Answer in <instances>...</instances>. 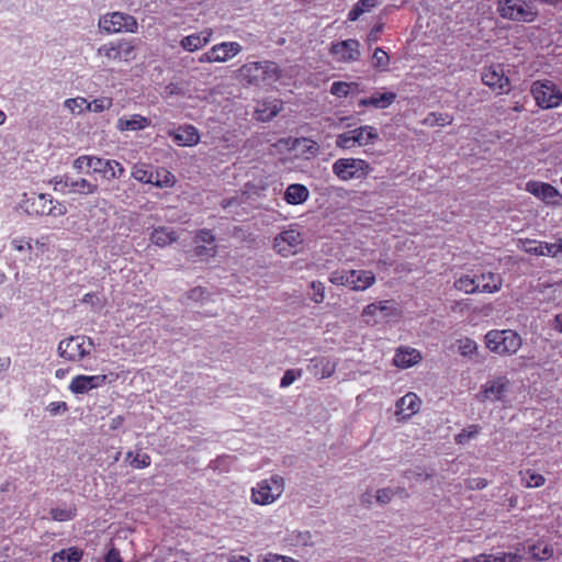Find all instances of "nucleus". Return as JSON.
<instances>
[{
  "label": "nucleus",
  "instance_id": "17",
  "mask_svg": "<svg viewBox=\"0 0 562 562\" xmlns=\"http://www.w3.org/2000/svg\"><path fill=\"white\" fill-rule=\"evenodd\" d=\"M519 247L522 251L530 255L557 257L562 252V238L557 239L554 243L525 239L519 241Z\"/></svg>",
  "mask_w": 562,
  "mask_h": 562
},
{
  "label": "nucleus",
  "instance_id": "52",
  "mask_svg": "<svg viewBox=\"0 0 562 562\" xmlns=\"http://www.w3.org/2000/svg\"><path fill=\"white\" fill-rule=\"evenodd\" d=\"M151 459L150 456L146 452H138L136 456L130 461L131 467L135 469H145L150 465Z\"/></svg>",
  "mask_w": 562,
  "mask_h": 562
},
{
  "label": "nucleus",
  "instance_id": "27",
  "mask_svg": "<svg viewBox=\"0 0 562 562\" xmlns=\"http://www.w3.org/2000/svg\"><path fill=\"white\" fill-rule=\"evenodd\" d=\"M476 280L479 282V292L483 293H495L498 292L502 289L503 285V279L501 274L493 273V272H486L481 273L480 276H476Z\"/></svg>",
  "mask_w": 562,
  "mask_h": 562
},
{
  "label": "nucleus",
  "instance_id": "34",
  "mask_svg": "<svg viewBox=\"0 0 562 562\" xmlns=\"http://www.w3.org/2000/svg\"><path fill=\"white\" fill-rule=\"evenodd\" d=\"M178 239L175 231H169L166 227H158L150 234V241L158 247H166Z\"/></svg>",
  "mask_w": 562,
  "mask_h": 562
},
{
  "label": "nucleus",
  "instance_id": "8",
  "mask_svg": "<svg viewBox=\"0 0 562 562\" xmlns=\"http://www.w3.org/2000/svg\"><path fill=\"white\" fill-rule=\"evenodd\" d=\"M538 106L542 109H553L562 103V92L552 81H535L531 87Z\"/></svg>",
  "mask_w": 562,
  "mask_h": 562
},
{
  "label": "nucleus",
  "instance_id": "29",
  "mask_svg": "<svg viewBox=\"0 0 562 562\" xmlns=\"http://www.w3.org/2000/svg\"><path fill=\"white\" fill-rule=\"evenodd\" d=\"M64 187L68 189L70 193L77 194H93L98 191V184L88 181L85 178L71 179L66 178Z\"/></svg>",
  "mask_w": 562,
  "mask_h": 562
},
{
  "label": "nucleus",
  "instance_id": "51",
  "mask_svg": "<svg viewBox=\"0 0 562 562\" xmlns=\"http://www.w3.org/2000/svg\"><path fill=\"white\" fill-rule=\"evenodd\" d=\"M391 301H380L376 304L379 313L382 314L383 318L396 317L400 315V311L396 307L390 305Z\"/></svg>",
  "mask_w": 562,
  "mask_h": 562
},
{
  "label": "nucleus",
  "instance_id": "36",
  "mask_svg": "<svg viewBox=\"0 0 562 562\" xmlns=\"http://www.w3.org/2000/svg\"><path fill=\"white\" fill-rule=\"evenodd\" d=\"M313 373L319 375L321 379L329 378L336 370V363L329 358L321 357L312 360Z\"/></svg>",
  "mask_w": 562,
  "mask_h": 562
},
{
  "label": "nucleus",
  "instance_id": "44",
  "mask_svg": "<svg viewBox=\"0 0 562 562\" xmlns=\"http://www.w3.org/2000/svg\"><path fill=\"white\" fill-rule=\"evenodd\" d=\"M336 147L341 148L344 150L352 149L357 146L355 134H352V130L340 133L336 136L335 140Z\"/></svg>",
  "mask_w": 562,
  "mask_h": 562
},
{
  "label": "nucleus",
  "instance_id": "55",
  "mask_svg": "<svg viewBox=\"0 0 562 562\" xmlns=\"http://www.w3.org/2000/svg\"><path fill=\"white\" fill-rule=\"evenodd\" d=\"M379 311L375 303H371L367 305L362 311V317L363 321L367 324H375L376 319L375 316L378 315Z\"/></svg>",
  "mask_w": 562,
  "mask_h": 562
},
{
  "label": "nucleus",
  "instance_id": "59",
  "mask_svg": "<svg viewBox=\"0 0 562 562\" xmlns=\"http://www.w3.org/2000/svg\"><path fill=\"white\" fill-rule=\"evenodd\" d=\"M195 240L211 245L214 243L215 237L210 229H200L196 233Z\"/></svg>",
  "mask_w": 562,
  "mask_h": 562
},
{
  "label": "nucleus",
  "instance_id": "14",
  "mask_svg": "<svg viewBox=\"0 0 562 562\" xmlns=\"http://www.w3.org/2000/svg\"><path fill=\"white\" fill-rule=\"evenodd\" d=\"M481 79L482 82L496 94H503L509 91L510 82L501 65L484 67Z\"/></svg>",
  "mask_w": 562,
  "mask_h": 562
},
{
  "label": "nucleus",
  "instance_id": "4",
  "mask_svg": "<svg viewBox=\"0 0 562 562\" xmlns=\"http://www.w3.org/2000/svg\"><path fill=\"white\" fill-rule=\"evenodd\" d=\"M94 342L87 336H70L58 344V355L70 362H80L88 357Z\"/></svg>",
  "mask_w": 562,
  "mask_h": 562
},
{
  "label": "nucleus",
  "instance_id": "48",
  "mask_svg": "<svg viewBox=\"0 0 562 562\" xmlns=\"http://www.w3.org/2000/svg\"><path fill=\"white\" fill-rule=\"evenodd\" d=\"M112 104H113V101L111 98L101 97V98L94 99L91 102L88 101V105H89L88 111L94 112V113H100V112H103L104 110L110 109L112 106Z\"/></svg>",
  "mask_w": 562,
  "mask_h": 562
},
{
  "label": "nucleus",
  "instance_id": "35",
  "mask_svg": "<svg viewBox=\"0 0 562 562\" xmlns=\"http://www.w3.org/2000/svg\"><path fill=\"white\" fill-rule=\"evenodd\" d=\"M528 552L537 561H547L552 558L554 549L552 544L543 540H538L536 543L529 546Z\"/></svg>",
  "mask_w": 562,
  "mask_h": 562
},
{
  "label": "nucleus",
  "instance_id": "19",
  "mask_svg": "<svg viewBox=\"0 0 562 562\" xmlns=\"http://www.w3.org/2000/svg\"><path fill=\"white\" fill-rule=\"evenodd\" d=\"M124 168L117 160L93 158L92 172L99 173L106 180L119 179L124 175Z\"/></svg>",
  "mask_w": 562,
  "mask_h": 562
},
{
  "label": "nucleus",
  "instance_id": "20",
  "mask_svg": "<svg viewBox=\"0 0 562 562\" xmlns=\"http://www.w3.org/2000/svg\"><path fill=\"white\" fill-rule=\"evenodd\" d=\"M280 143H283L290 150L300 151V154L307 159L317 156L321 148L316 140H313L307 137H289L285 139H281Z\"/></svg>",
  "mask_w": 562,
  "mask_h": 562
},
{
  "label": "nucleus",
  "instance_id": "24",
  "mask_svg": "<svg viewBox=\"0 0 562 562\" xmlns=\"http://www.w3.org/2000/svg\"><path fill=\"white\" fill-rule=\"evenodd\" d=\"M422 360L420 352L411 347H401L396 350L393 362L397 368L407 369Z\"/></svg>",
  "mask_w": 562,
  "mask_h": 562
},
{
  "label": "nucleus",
  "instance_id": "42",
  "mask_svg": "<svg viewBox=\"0 0 562 562\" xmlns=\"http://www.w3.org/2000/svg\"><path fill=\"white\" fill-rule=\"evenodd\" d=\"M522 485L527 488H535L544 485L546 479L543 475L536 473L531 470L520 472Z\"/></svg>",
  "mask_w": 562,
  "mask_h": 562
},
{
  "label": "nucleus",
  "instance_id": "12",
  "mask_svg": "<svg viewBox=\"0 0 562 562\" xmlns=\"http://www.w3.org/2000/svg\"><path fill=\"white\" fill-rule=\"evenodd\" d=\"M510 387V381L505 375H498L482 384L477 398L481 402L503 401Z\"/></svg>",
  "mask_w": 562,
  "mask_h": 562
},
{
  "label": "nucleus",
  "instance_id": "31",
  "mask_svg": "<svg viewBox=\"0 0 562 562\" xmlns=\"http://www.w3.org/2000/svg\"><path fill=\"white\" fill-rule=\"evenodd\" d=\"M308 189L304 184L293 183L286 188L284 200L289 204L296 205L304 203L308 199Z\"/></svg>",
  "mask_w": 562,
  "mask_h": 562
},
{
  "label": "nucleus",
  "instance_id": "9",
  "mask_svg": "<svg viewBox=\"0 0 562 562\" xmlns=\"http://www.w3.org/2000/svg\"><path fill=\"white\" fill-rule=\"evenodd\" d=\"M303 241L302 233L291 225L274 237L273 248L282 257H289L301 250Z\"/></svg>",
  "mask_w": 562,
  "mask_h": 562
},
{
  "label": "nucleus",
  "instance_id": "40",
  "mask_svg": "<svg viewBox=\"0 0 562 562\" xmlns=\"http://www.w3.org/2000/svg\"><path fill=\"white\" fill-rule=\"evenodd\" d=\"M49 514L53 520L64 522L72 520L77 516V508L75 505L64 508L55 507L50 508Z\"/></svg>",
  "mask_w": 562,
  "mask_h": 562
},
{
  "label": "nucleus",
  "instance_id": "26",
  "mask_svg": "<svg viewBox=\"0 0 562 562\" xmlns=\"http://www.w3.org/2000/svg\"><path fill=\"white\" fill-rule=\"evenodd\" d=\"M396 99V93L394 92H375L369 98H362L359 100V106L368 108L372 106L374 109H386L389 108Z\"/></svg>",
  "mask_w": 562,
  "mask_h": 562
},
{
  "label": "nucleus",
  "instance_id": "57",
  "mask_svg": "<svg viewBox=\"0 0 562 562\" xmlns=\"http://www.w3.org/2000/svg\"><path fill=\"white\" fill-rule=\"evenodd\" d=\"M448 121V116H443L442 114L430 113L425 120L424 123L427 125H440L443 126Z\"/></svg>",
  "mask_w": 562,
  "mask_h": 562
},
{
  "label": "nucleus",
  "instance_id": "63",
  "mask_svg": "<svg viewBox=\"0 0 562 562\" xmlns=\"http://www.w3.org/2000/svg\"><path fill=\"white\" fill-rule=\"evenodd\" d=\"M47 409L52 415H57L60 412H66L68 405L66 402H52L48 404Z\"/></svg>",
  "mask_w": 562,
  "mask_h": 562
},
{
  "label": "nucleus",
  "instance_id": "49",
  "mask_svg": "<svg viewBox=\"0 0 562 562\" xmlns=\"http://www.w3.org/2000/svg\"><path fill=\"white\" fill-rule=\"evenodd\" d=\"M373 66L376 68H386L390 63L387 53L381 47H376L372 55Z\"/></svg>",
  "mask_w": 562,
  "mask_h": 562
},
{
  "label": "nucleus",
  "instance_id": "53",
  "mask_svg": "<svg viewBox=\"0 0 562 562\" xmlns=\"http://www.w3.org/2000/svg\"><path fill=\"white\" fill-rule=\"evenodd\" d=\"M313 290L312 301L319 304L325 300V285L321 281H313L311 283Z\"/></svg>",
  "mask_w": 562,
  "mask_h": 562
},
{
  "label": "nucleus",
  "instance_id": "1",
  "mask_svg": "<svg viewBox=\"0 0 562 562\" xmlns=\"http://www.w3.org/2000/svg\"><path fill=\"white\" fill-rule=\"evenodd\" d=\"M282 70L274 61H251L238 69V78L249 85L260 86L278 81Z\"/></svg>",
  "mask_w": 562,
  "mask_h": 562
},
{
  "label": "nucleus",
  "instance_id": "41",
  "mask_svg": "<svg viewBox=\"0 0 562 562\" xmlns=\"http://www.w3.org/2000/svg\"><path fill=\"white\" fill-rule=\"evenodd\" d=\"M281 110V104L274 100L269 106L263 102L257 110V119L260 121H269L273 119Z\"/></svg>",
  "mask_w": 562,
  "mask_h": 562
},
{
  "label": "nucleus",
  "instance_id": "13",
  "mask_svg": "<svg viewBox=\"0 0 562 562\" xmlns=\"http://www.w3.org/2000/svg\"><path fill=\"white\" fill-rule=\"evenodd\" d=\"M329 54L337 63H355L360 58V43L355 38L333 42L329 46Z\"/></svg>",
  "mask_w": 562,
  "mask_h": 562
},
{
  "label": "nucleus",
  "instance_id": "33",
  "mask_svg": "<svg viewBox=\"0 0 562 562\" xmlns=\"http://www.w3.org/2000/svg\"><path fill=\"white\" fill-rule=\"evenodd\" d=\"M459 352L464 356L469 357L474 362H483L484 361V355L479 350L477 344L465 337L459 339Z\"/></svg>",
  "mask_w": 562,
  "mask_h": 562
},
{
  "label": "nucleus",
  "instance_id": "54",
  "mask_svg": "<svg viewBox=\"0 0 562 562\" xmlns=\"http://www.w3.org/2000/svg\"><path fill=\"white\" fill-rule=\"evenodd\" d=\"M350 83L344 81H335L330 87V93L338 98H344L349 94Z\"/></svg>",
  "mask_w": 562,
  "mask_h": 562
},
{
  "label": "nucleus",
  "instance_id": "60",
  "mask_svg": "<svg viewBox=\"0 0 562 562\" xmlns=\"http://www.w3.org/2000/svg\"><path fill=\"white\" fill-rule=\"evenodd\" d=\"M383 27H384L383 23H378L371 29V31L369 32V34L367 36V41L369 44H372V43H375L379 41L380 34L382 33Z\"/></svg>",
  "mask_w": 562,
  "mask_h": 562
},
{
  "label": "nucleus",
  "instance_id": "58",
  "mask_svg": "<svg viewBox=\"0 0 562 562\" xmlns=\"http://www.w3.org/2000/svg\"><path fill=\"white\" fill-rule=\"evenodd\" d=\"M297 376H300V372L295 373L294 370H286L280 381V386H290L296 380Z\"/></svg>",
  "mask_w": 562,
  "mask_h": 562
},
{
  "label": "nucleus",
  "instance_id": "47",
  "mask_svg": "<svg viewBox=\"0 0 562 562\" xmlns=\"http://www.w3.org/2000/svg\"><path fill=\"white\" fill-rule=\"evenodd\" d=\"M11 245L15 251L27 255L29 260L30 261L32 260L31 254L33 250V244H32L31 239L14 238V239H12Z\"/></svg>",
  "mask_w": 562,
  "mask_h": 562
},
{
  "label": "nucleus",
  "instance_id": "28",
  "mask_svg": "<svg viewBox=\"0 0 562 562\" xmlns=\"http://www.w3.org/2000/svg\"><path fill=\"white\" fill-rule=\"evenodd\" d=\"M522 557L514 552H496L490 554H479L471 559H465L462 562H520Z\"/></svg>",
  "mask_w": 562,
  "mask_h": 562
},
{
  "label": "nucleus",
  "instance_id": "62",
  "mask_svg": "<svg viewBox=\"0 0 562 562\" xmlns=\"http://www.w3.org/2000/svg\"><path fill=\"white\" fill-rule=\"evenodd\" d=\"M216 254V247L196 246L194 248V255L198 257H214Z\"/></svg>",
  "mask_w": 562,
  "mask_h": 562
},
{
  "label": "nucleus",
  "instance_id": "10",
  "mask_svg": "<svg viewBox=\"0 0 562 562\" xmlns=\"http://www.w3.org/2000/svg\"><path fill=\"white\" fill-rule=\"evenodd\" d=\"M99 26L108 34L119 32L135 33L138 24L133 15L123 12H112L100 18Z\"/></svg>",
  "mask_w": 562,
  "mask_h": 562
},
{
  "label": "nucleus",
  "instance_id": "23",
  "mask_svg": "<svg viewBox=\"0 0 562 562\" xmlns=\"http://www.w3.org/2000/svg\"><path fill=\"white\" fill-rule=\"evenodd\" d=\"M420 405L417 394L409 392L396 402V415L400 419H407L419 411Z\"/></svg>",
  "mask_w": 562,
  "mask_h": 562
},
{
  "label": "nucleus",
  "instance_id": "39",
  "mask_svg": "<svg viewBox=\"0 0 562 562\" xmlns=\"http://www.w3.org/2000/svg\"><path fill=\"white\" fill-rule=\"evenodd\" d=\"M379 4L378 0H358L348 12V21H357L364 12L370 11Z\"/></svg>",
  "mask_w": 562,
  "mask_h": 562
},
{
  "label": "nucleus",
  "instance_id": "21",
  "mask_svg": "<svg viewBox=\"0 0 562 562\" xmlns=\"http://www.w3.org/2000/svg\"><path fill=\"white\" fill-rule=\"evenodd\" d=\"M168 135L179 146H194L200 142V134L195 126L186 124L171 131Z\"/></svg>",
  "mask_w": 562,
  "mask_h": 562
},
{
  "label": "nucleus",
  "instance_id": "2",
  "mask_svg": "<svg viewBox=\"0 0 562 562\" xmlns=\"http://www.w3.org/2000/svg\"><path fill=\"white\" fill-rule=\"evenodd\" d=\"M484 344L491 352L508 357L521 348L522 338L513 329H492L485 334Z\"/></svg>",
  "mask_w": 562,
  "mask_h": 562
},
{
  "label": "nucleus",
  "instance_id": "30",
  "mask_svg": "<svg viewBox=\"0 0 562 562\" xmlns=\"http://www.w3.org/2000/svg\"><path fill=\"white\" fill-rule=\"evenodd\" d=\"M150 125V119L140 114H133L130 117L123 116L117 121V128L124 131H140Z\"/></svg>",
  "mask_w": 562,
  "mask_h": 562
},
{
  "label": "nucleus",
  "instance_id": "46",
  "mask_svg": "<svg viewBox=\"0 0 562 562\" xmlns=\"http://www.w3.org/2000/svg\"><path fill=\"white\" fill-rule=\"evenodd\" d=\"M477 284L476 276H461L459 278V291H463L468 294L479 292Z\"/></svg>",
  "mask_w": 562,
  "mask_h": 562
},
{
  "label": "nucleus",
  "instance_id": "50",
  "mask_svg": "<svg viewBox=\"0 0 562 562\" xmlns=\"http://www.w3.org/2000/svg\"><path fill=\"white\" fill-rule=\"evenodd\" d=\"M94 156H80L74 161V168L78 172H87L92 171Z\"/></svg>",
  "mask_w": 562,
  "mask_h": 562
},
{
  "label": "nucleus",
  "instance_id": "25",
  "mask_svg": "<svg viewBox=\"0 0 562 562\" xmlns=\"http://www.w3.org/2000/svg\"><path fill=\"white\" fill-rule=\"evenodd\" d=\"M213 35L212 29H205L199 33L190 34L184 36L180 45L184 50L195 52L202 47H204L211 41Z\"/></svg>",
  "mask_w": 562,
  "mask_h": 562
},
{
  "label": "nucleus",
  "instance_id": "43",
  "mask_svg": "<svg viewBox=\"0 0 562 562\" xmlns=\"http://www.w3.org/2000/svg\"><path fill=\"white\" fill-rule=\"evenodd\" d=\"M65 106L72 113V114H81L85 111H88V100L82 97L71 98L67 99L65 101Z\"/></svg>",
  "mask_w": 562,
  "mask_h": 562
},
{
  "label": "nucleus",
  "instance_id": "7",
  "mask_svg": "<svg viewBox=\"0 0 562 562\" xmlns=\"http://www.w3.org/2000/svg\"><path fill=\"white\" fill-rule=\"evenodd\" d=\"M284 491V480L280 475H272L261 480L251 490V499L258 505H269L276 502Z\"/></svg>",
  "mask_w": 562,
  "mask_h": 562
},
{
  "label": "nucleus",
  "instance_id": "16",
  "mask_svg": "<svg viewBox=\"0 0 562 562\" xmlns=\"http://www.w3.org/2000/svg\"><path fill=\"white\" fill-rule=\"evenodd\" d=\"M135 44L133 41L119 40L110 42L98 48V54L106 57L109 60L130 61L134 59Z\"/></svg>",
  "mask_w": 562,
  "mask_h": 562
},
{
  "label": "nucleus",
  "instance_id": "11",
  "mask_svg": "<svg viewBox=\"0 0 562 562\" xmlns=\"http://www.w3.org/2000/svg\"><path fill=\"white\" fill-rule=\"evenodd\" d=\"M117 379L114 373L111 374H98V375H85L78 374L74 376L68 385V389L74 394H86L93 389L101 387L106 383H112Z\"/></svg>",
  "mask_w": 562,
  "mask_h": 562
},
{
  "label": "nucleus",
  "instance_id": "3",
  "mask_svg": "<svg viewBox=\"0 0 562 562\" xmlns=\"http://www.w3.org/2000/svg\"><path fill=\"white\" fill-rule=\"evenodd\" d=\"M375 280L374 273L370 270H336L329 277L333 284L348 286L357 292L371 288Z\"/></svg>",
  "mask_w": 562,
  "mask_h": 562
},
{
  "label": "nucleus",
  "instance_id": "45",
  "mask_svg": "<svg viewBox=\"0 0 562 562\" xmlns=\"http://www.w3.org/2000/svg\"><path fill=\"white\" fill-rule=\"evenodd\" d=\"M132 177L142 183L153 184L154 181L153 171H149L144 165H135L132 171Z\"/></svg>",
  "mask_w": 562,
  "mask_h": 562
},
{
  "label": "nucleus",
  "instance_id": "64",
  "mask_svg": "<svg viewBox=\"0 0 562 562\" xmlns=\"http://www.w3.org/2000/svg\"><path fill=\"white\" fill-rule=\"evenodd\" d=\"M392 496L393 492L391 488H381L376 493V501L382 504H386L387 502L391 501Z\"/></svg>",
  "mask_w": 562,
  "mask_h": 562
},
{
  "label": "nucleus",
  "instance_id": "37",
  "mask_svg": "<svg viewBox=\"0 0 562 562\" xmlns=\"http://www.w3.org/2000/svg\"><path fill=\"white\" fill-rule=\"evenodd\" d=\"M83 557V551L78 547H70L55 552L52 557L53 562H79Z\"/></svg>",
  "mask_w": 562,
  "mask_h": 562
},
{
  "label": "nucleus",
  "instance_id": "18",
  "mask_svg": "<svg viewBox=\"0 0 562 562\" xmlns=\"http://www.w3.org/2000/svg\"><path fill=\"white\" fill-rule=\"evenodd\" d=\"M31 212L37 215H53L60 216L65 215L67 209L65 205L55 202L49 194L40 193L32 198Z\"/></svg>",
  "mask_w": 562,
  "mask_h": 562
},
{
  "label": "nucleus",
  "instance_id": "6",
  "mask_svg": "<svg viewBox=\"0 0 562 562\" xmlns=\"http://www.w3.org/2000/svg\"><path fill=\"white\" fill-rule=\"evenodd\" d=\"M371 171L370 164L361 158H339L333 164V173L341 181L364 179Z\"/></svg>",
  "mask_w": 562,
  "mask_h": 562
},
{
  "label": "nucleus",
  "instance_id": "32",
  "mask_svg": "<svg viewBox=\"0 0 562 562\" xmlns=\"http://www.w3.org/2000/svg\"><path fill=\"white\" fill-rule=\"evenodd\" d=\"M357 146L362 147L373 144L379 138L378 130L371 125H361L352 130Z\"/></svg>",
  "mask_w": 562,
  "mask_h": 562
},
{
  "label": "nucleus",
  "instance_id": "56",
  "mask_svg": "<svg viewBox=\"0 0 562 562\" xmlns=\"http://www.w3.org/2000/svg\"><path fill=\"white\" fill-rule=\"evenodd\" d=\"M479 432V427L476 425H471L468 428L463 429L459 432V443L469 441L473 437H475Z\"/></svg>",
  "mask_w": 562,
  "mask_h": 562
},
{
  "label": "nucleus",
  "instance_id": "61",
  "mask_svg": "<svg viewBox=\"0 0 562 562\" xmlns=\"http://www.w3.org/2000/svg\"><path fill=\"white\" fill-rule=\"evenodd\" d=\"M263 562H300L291 557L274 554V553H268L263 558Z\"/></svg>",
  "mask_w": 562,
  "mask_h": 562
},
{
  "label": "nucleus",
  "instance_id": "38",
  "mask_svg": "<svg viewBox=\"0 0 562 562\" xmlns=\"http://www.w3.org/2000/svg\"><path fill=\"white\" fill-rule=\"evenodd\" d=\"M153 173V184L157 188H172L176 184V177L166 168H157Z\"/></svg>",
  "mask_w": 562,
  "mask_h": 562
},
{
  "label": "nucleus",
  "instance_id": "22",
  "mask_svg": "<svg viewBox=\"0 0 562 562\" xmlns=\"http://www.w3.org/2000/svg\"><path fill=\"white\" fill-rule=\"evenodd\" d=\"M526 191L546 203H554V200L560 195L559 191L550 183L535 180L526 183Z\"/></svg>",
  "mask_w": 562,
  "mask_h": 562
},
{
  "label": "nucleus",
  "instance_id": "5",
  "mask_svg": "<svg viewBox=\"0 0 562 562\" xmlns=\"http://www.w3.org/2000/svg\"><path fill=\"white\" fill-rule=\"evenodd\" d=\"M497 12L504 19L519 22H531L537 15L531 0H498Z\"/></svg>",
  "mask_w": 562,
  "mask_h": 562
},
{
  "label": "nucleus",
  "instance_id": "15",
  "mask_svg": "<svg viewBox=\"0 0 562 562\" xmlns=\"http://www.w3.org/2000/svg\"><path fill=\"white\" fill-rule=\"evenodd\" d=\"M243 47L237 42H222L214 45L199 57L200 63H225L241 52Z\"/></svg>",
  "mask_w": 562,
  "mask_h": 562
}]
</instances>
